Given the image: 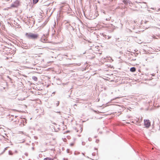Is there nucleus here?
I'll use <instances>...</instances> for the list:
<instances>
[{
	"label": "nucleus",
	"instance_id": "36",
	"mask_svg": "<svg viewBox=\"0 0 160 160\" xmlns=\"http://www.w3.org/2000/svg\"><path fill=\"white\" fill-rule=\"evenodd\" d=\"M155 84H155V83L154 84H153V85H155Z\"/></svg>",
	"mask_w": 160,
	"mask_h": 160
},
{
	"label": "nucleus",
	"instance_id": "39",
	"mask_svg": "<svg viewBox=\"0 0 160 160\" xmlns=\"http://www.w3.org/2000/svg\"><path fill=\"white\" fill-rule=\"evenodd\" d=\"M133 54L136 55V54L135 53H134Z\"/></svg>",
	"mask_w": 160,
	"mask_h": 160
},
{
	"label": "nucleus",
	"instance_id": "8",
	"mask_svg": "<svg viewBox=\"0 0 160 160\" xmlns=\"http://www.w3.org/2000/svg\"><path fill=\"white\" fill-rule=\"evenodd\" d=\"M32 78L33 80L35 81H37L38 80V78L36 77L35 76H32Z\"/></svg>",
	"mask_w": 160,
	"mask_h": 160
},
{
	"label": "nucleus",
	"instance_id": "1",
	"mask_svg": "<svg viewBox=\"0 0 160 160\" xmlns=\"http://www.w3.org/2000/svg\"><path fill=\"white\" fill-rule=\"evenodd\" d=\"M26 37L29 39L36 40L39 37V35L38 34L33 33L32 32H26L25 34Z\"/></svg>",
	"mask_w": 160,
	"mask_h": 160
},
{
	"label": "nucleus",
	"instance_id": "25",
	"mask_svg": "<svg viewBox=\"0 0 160 160\" xmlns=\"http://www.w3.org/2000/svg\"><path fill=\"white\" fill-rule=\"evenodd\" d=\"M96 142L97 143H98V142H99V140H96Z\"/></svg>",
	"mask_w": 160,
	"mask_h": 160
},
{
	"label": "nucleus",
	"instance_id": "41",
	"mask_svg": "<svg viewBox=\"0 0 160 160\" xmlns=\"http://www.w3.org/2000/svg\"><path fill=\"white\" fill-rule=\"evenodd\" d=\"M65 159V158H63V160H64Z\"/></svg>",
	"mask_w": 160,
	"mask_h": 160
},
{
	"label": "nucleus",
	"instance_id": "21",
	"mask_svg": "<svg viewBox=\"0 0 160 160\" xmlns=\"http://www.w3.org/2000/svg\"><path fill=\"white\" fill-rule=\"evenodd\" d=\"M74 29H75L73 27H72V28H71V30H72L74 31Z\"/></svg>",
	"mask_w": 160,
	"mask_h": 160
},
{
	"label": "nucleus",
	"instance_id": "10",
	"mask_svg": "<svg viewBox=\"0 0 160 160\" xmlns=\"http://www.w3.org/2000/svg\"><path fill=\"white\" fill-rule=\"evenodd\" d=\"M122 2L124 3L126 5H127V0H123Z\"/></svg>",
	"mask_w": 160,
	"mask_h": 160
},
{
	"label": "nucleus",
	"instance_id": "9",
	"mask_svg": "<svg viewBox=\"0 0 160 160\" xmlns=\"http://www.w3.org/2000/svg\"><path fill=\"white\" fill-rule=\"evenodd\" d=\"M39 0H33V4H36L38 1Z\"/></svg>",
	"mask_w": 160,
	"mask_h": 160
},
{
	"label": "nucleus",
	"instance_id": "2",
	"mask_svg": "<svg viewBox=\"0 0 160 160\" xmlns=\"http://www.w3.org/2000/svg\"><path fill=\"white\" fill-rule=\"evenodd\" d=\"M48 33L46 34H43L40 40L42 42L46 43L47 40V38L48 37Z\"/></svg>",
	"mask_w": 160,
	"mask_h": 160
},
{
	"label": "nucleus",
	"instance_id": "34",
	"mask_svg": "<svg viewBox=\"0 0 160 160\" xmlns=\"http://www.w3.org/2000/svg\"><path fill=\"white\" fill-rule=\"evenodd\" d=\"M133 60H135L136 59H133Z\"/></svg>",
	"mask_w": 160,
	"mask_h": 160
},
{
	"label": "nucleus",
	"instance_id": "22",
	"mask_svg": "<svg viewBox=\"0 0 160 160\" xmlns=\"http://www.w3.org/2000/svg\"><path fill=\"white\" fill-rule=\"evenodd\" d=\"M92 155L93 156H95V152H93L92 153Z\"/></svg>",
	"mask_w": 160,
	"mask_h": 160
},
{
	"label": "nucleus",
	"instance_id": "27",
	"mask_svg": "<svg viewBox=\"0 0 160 160\" xmlns=\"http://www.w3.org/2000/svg\"><path fill=\"white\" fill-rule=\"evenodd\" d=\"M12 117H13L14 116H13V115H12V116H11V117H10V118H11V117H12Z\"/></svg>",
	"mask_w": 160,
	"mask_h": 160
},
{
	"label": "nucleus",
	"instance_id": "14",
	"mask_svg": "<svg viewBox=\"0 0 160 160\" xmlns=\"http://www.w3.org/2000/svg\"><path fill=\"white\" fill-rule=\"evenodd\" d=\"M67 152L68 153H72L71 152V151H70V150L68 149H67Z\"/></svg>",
	"mask_w": 160,
	"mask_h": 160
},
{
	"label": "nucleus",
	"instance_id": "23",
	"mask_svg": "<svg viewBox=\"0 0 160 160\" xmlns=\"http://www.w3.org/2000/svg\"><path fill=\"white\" fill-rule=\"evenodd\" d=\"M26 156H28V153H27V152H26L24 154Z\"/></svg>",
	"mask_w": 160,
	"mask_h": 160
},
{
	"label": "nucleus",
	"instance_id": "35",
	"mask_svg": "<svg viewBox=\"0 0 160 160\" xmlns=\"http://www.w3.org/2000/svg\"><path fill=\"white\" fill-rule=\"evenodd\" d=\"M133 60H135L136 59H133Z\"/></svg>",
	"mask_w": 160,
	"mask_h": 160
},
{
	"label": "nucleus",
	"instance_id": "17",
	"mask_svg": "<svg viewBox=\"0 0 160 160\" xmlns=\"http://www.w3.org/2000/svg\"><path fill=\"white\" fill-rule=\"evenodd\" d=\"M130 2H131L129 0H128V1H127V5L128 4V3L130 4Z\"/></svg>",
	"mask_w": 160,
	"mask_h": 160
},
{
	"label": "nucleus",
	"instance_id": "31",
	"mask_svg": "<svg viewBox=\"0 0 160 160\" xmlns=\"http://www.w3.org/2000/svg\"><path fill=\"white\" fill-rule=\"evenodd\" d=\"M109 26H112V24H110V25H109Z\"/></svg>",
	"mask_w": 160,
	"mask_h": 160
},
{
	"label": "nucleus",
	"instance_id": "24",
	"mask_svg": "<svg viewBox=\"0 0 160 160\" xmlns=\"http://www.w3.org/2000/svg\"><path fill=\"white\" fill-rule=\"evenodd\" d=\"M85 144V142H82V144L83 145H84Z\"/></svg>",
	"mask_w": 160,
	"mask_h": 160
},
{
	"label": "nucleus",
	"instance_id": "11",
	"mask_svg": "<svg viewBox=\"0 0 160 160\" xmlns=\"http://www.w3.org/2000/svg\"><path fill=\"white\" fill-rule=\"evenodd\" d=\"M51 158H45L43 160H51Z\"/></svg>",
	"mask_w": 160,
	"mask_h": 160
},
{
	"label": "nucleus",
	"instance_id": "15",
	"mask_svg": "<svg viewBox=\"0 0 160 160\" xmlns=\"http://www.w3.org/2000/svg\"><path fill=\"white\" fill-rule=\"evenodd\" d=\"M111 36H107V39H110V38H111Z\"/></svg>",
	"mask_w": 160,
	"mask_h": 160
},
{
	"label": "nucleus",
	"instance_id": "33",
	"mask_svg": "<svg viewBox=\"0 0 160 160\" xmlns=\"http://www.w3.org/2000/svg\"><path fill=\"white\" fill-rule=\"evenodd\" d=\"M11 119H12V121L13 120V119H12V118Z\"/></svg>",
	"mask_w": 160,
	"mask_h": 160
},
{
	"label": "nucleus",
	"instance_id": "7",
	"mask_svg": "<svg viewBox=\"0 0 160 160\" xmlns=\"http://www.w3.org/2000/svg\"><path fill=\"white\" fill-rule=\"evenodd\" d=\"M27 120L25 118H23V120L21 121L23 123V124L25 125V124H26Z\"/></svg>",
	"mask_w": 160,
	"mask_h": 160
},
{
	"label": "nucleus",
	"instance_id": "3",
	"mask_svg": "<svg viewBox=\"0 0 160 160\" xmlns=\"http://www.w3.org/2000/svg\"><path fill=\"white\" fill-rule=\"evenodd\" d=\"M144 125L145 127L147 128H148L150 126L151 123L150 121L148 120L144 119Z\"/></svg>",
	"mask_w": 160,
	"mask_h": 160
},
{
	"label": "nucleus",
	"instance_id": "29",
	"mask_svg": "<svg viewBox=\"0 0 160 160\" xmlns=\"http://www.w3.org/2000/svg\"><path fill=\"white\" fill-rule=\"evenodd\" d=\"M98 14H97V15H96V17H97V15H98Z\"/></svg>",
	"mask_w": 160,
	"mask_h": 160
},
{
	"label": "nucleus",
	"instance_id": "38",
	"mask_svg": "<svg viewBox=\"0 0 160 160\" xmlns=\"http://www.w3.org/2000/svg\"><path fill=\"white\" fill-rule=\"evenodd\" d=\"M88 140H89V141H90V138H88Z\"/></svg>",
	"mask_w": 160,
	"mask_h": 160
},
{
	"label": "nucleus",
	"instance_id": "4",
	"mask_svg": "<svg viewBox=\"0 0 160 160\" xmlns=\"http://www.w3.org/2000/svg\"><path fill=\"white\" fill-rule=\"evenodd\" d=\"M20 1L19 0H16L13 4H11V6L13 8H17L19 5Z\"/></svg>",
	"mask_w": 160,
	"mask_h": 160
},
{
	"label": "nucleus",
	"instance_id": "13",
	"mask_svg": "<svg viewBox=\"0 0 160 160\" xmlns=\"http://www.w3.org/2000/svg\"><path fill=\"white\" fill-rule=\"evenodd\" d=\"M102 35L103 37L105 38L106 39H107V36L106 35H105V34H103V33H102Z\"/></svg>",
	"mask_w": 160,
	"mask_h": 160
},
{
	"label": "nucleus",
	"instance_id": "40",
	"mask_svg": "<svg viewBox=\"0 0 160 160\" xmlns=\"http://www.w3.org/2000/svg\"><path fill=\"white\" fill-rule=\"evenodd\" d=\"M95 149H96V150H97V149L96 148H95Z\"/></svg>",
	"mask_w": 160,
	"mask_h": 160
},
{
	"label": "nucleus",
	"instance_id": "6",
	"mask_svg": "<svg viewBox=\"0 0 160 160\" xmlns=\"http://www.w3.org/2000/svg\"><path fill=\"white\" fill-rule=\"evenodd\" d=\"M136 70V68L134 67H132L130 68V71L132 72H134Z\"/></svg>",
	"mask_w": 160,
	"mask_h": 160
},
{
	"label": "nucleus",
	"instance_id": "26",
	"mask_svg": "<svg viewBox=\"0 0 160 160\" xmlns=\"http://www.w3.org/2000/svg\"><path fill=\"white\" fill-rule=\"evenodd\" d=\"M5 140H8V138H5Z\"/></svg>",
	"mask_w": 160,
	"mask_h": 160
},
{
	"label": "nucleus",
	"instance_id": "19",
	"mask_svg": "<svg viewBox=\"0 0 160 160\" xmlns=\"http://www.w3.org/2000/svg\"><path fill=\"white\" fill-rule=\"evenodd\" d=\"M73 145H74V143H70V145L71 146H73Z\"/></svg>",
	"mask_w": 160,
	"mask_h": 160
},
{
	"label": "nucleus",
	"instance_id": "30",
	"mask_svg": "<svg viewBox=\"0 0 160 160\" xmlns=\"http://www.w3.org/2000/svg\"><path fill=\"white\" fill-rule=\"evenodd\" d=\"M148 22V21H146L145 22V23H146V22Z\"/></svg>",
	"mask_w": 160,
	"mask_h": 160
},
{
	"label": "nucleus",
	"instance_id": "42",
	"mask_svg": "<svg viewBox=\"0 0 160 160\" xmlns=\"http://www.w3.org/2000/svg\"><path fill=\"white\" fill-rule=\"evenodd\" d=\"M33 148H32V149H33Z\"/></svg>",
	"mask_w": 160,
	"mask_h": 160
},
{
	"label": "nucleus",
	"instance_id": "37",
	"mask_svg": "<svg viewBox=\"0 0 160 160\" xmlns=\"http://www.w3.org/2000/svg\"><path fill=\"white\" fill-rule=\"evenodd\" d=\"M5 134V136H7V137H8L7 136V135H6V134Z\"/></svg>",
	"mask_w": 160,
	"mask_h": 160
},
{
	"label": "nucleus",
	"instance_id": "28",
	"mask_svg": "<svg viewBox=\"0 0 160 160\" xmlns=\"http://www.w3.org/2000/svg\"><path fill=\"white\" fill-rule=\"evenodd\" d=\"M3 137L4 138H6V137H5V136H3Z\"/></svg>",
	"mask_w": 160,
	"mask_h": 160
},
{
	"label": "nucleus",
	"instance_id": "20",
	"mask_svg": "<svg viewBox=\"0 0 160 160\" xmlns=\"http://www.w3.org/2000/svg\"><path fill=\"white\" fill-rule=\"evenodd\" d=\"M141 3L145 5L146 6H147V5H146V3L145 2Z\"/></svg>",
	"mask_w": 160,
	"mask_h": 160
},
{
	"label": "nucleus",
	"instance_id": "5",
	"mask_svg": "<svg viewBox=\"0 0 160 160\" xmlns=\"http://www.w3.org/2000/svg\"><path fill=\"white\" fill-rule=\"evenodd\" d=\"M66 27L68 30H71V28H72V26L70 24H68V22L66 23Z\"/></svg>",
	"mask_w": 160,
	"mask_h": 160
},
{
	"label": "nucleus",
	"instance_id": "32",
	"mask_svg": "<svg viewBox=\"0 0 160 160\" xmlns=\"http://www.w3.org/2000/svg\"><path fill=\"white\" fill-rule=\"evenodd\" d=\"M17 116H15V118H17Z\"/></svg>",
	"mask_w": 160,
	"mask_h": 160
},
{
	"label": "nucleus",
	"instance_id": "18",
	"mask_svg": "<svg viewBox=\"0 0 160 160\" xmlns=\"http://www.w3.org/2000/svg\"><path fill=\"white\" fill-rule=\"evenodd\" d=\"M59 102H58L56 104L57 106H58L59 105Z\"/></svg>",
	"mask_w": 160,
	"mask_h": 160
},
{
	"label": "nucleus",
	"instance_id": "12",
	"mask_svg": "<svg viewBox=\"0 0 160 160\" xmlns=\"http://www.w3.org/2000/svg\"><path fill=\"white\" fill-rule=\"evenodd\" d=\"M8 154L9 155H12L13 153L12 151H9L8 152Z\"/></svg>",
	"mask_w": 160,
	"mask_h": 160
},
{
	"label": "nucleus",
	"instance_id": "16",
	"mask_svg": "<svg viewBox=\"0 0 160 160\" xmlns=\"http://www.w3.org/2000/svg\"><path fill=\"white\" fill-rule=\"evenodd\" d=\"M111 19V17H109V18H106V20L107 21L110 20Z\"/></svg>",
	"mask_w": 160,
	"mask_h": 160
}]
</instances>
